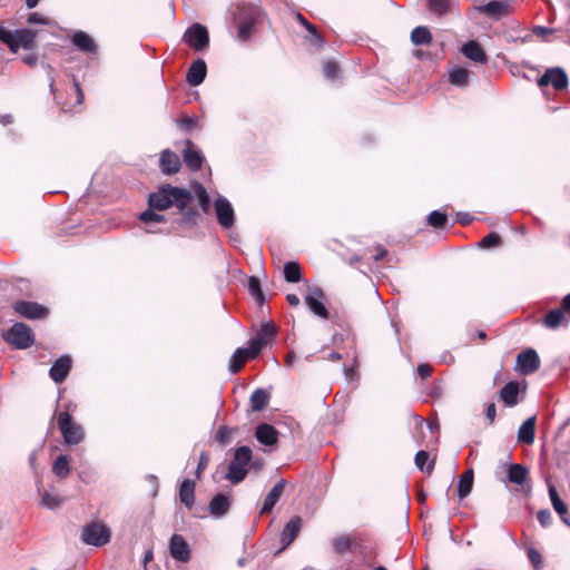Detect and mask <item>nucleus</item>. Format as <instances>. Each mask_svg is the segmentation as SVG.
I'll return each instance as SVG.
<instances>
[{"mask_svg":"<svg viewBox=\"0 0 570 570\" xmlns=\"http://www.w3.org/2000/svg\"><path fill=\"white\" fill-rule=\"evenodd\" d=\"M193 198L194 195L190 190L166 184L149 194L148 205L156 208L158 212L166 210L175 205L188 223H194L197 212L189 207Z\"/></svg>","mask_w":570,"mask_h":570,"instance_id":"nucleus-1","label":"nucleus"},{"mask_svg":"<svg viewBox=\"0 0 570 570\" xmlns=\"http://www.w3.org/2000/svg\"><path fill=\"white\" fill-rule=\"evenodd\" d=\"M259 18V9L249 3H238L233 12V21L237 29V39L246 42L255 31Z\"/></svg>","mask_w":570,"mask_h":570,"instance_id":"nucleus-2","label":"nucleus"},{"mask_svg":"<svg viewBox=\"0 0 570 570\" xmlns=\"http://www.w3.org/2000/svg\"><path fill=\"white\" fill-rule=\"evenodd\" d=\"M37 31L28 28L11 31L0 23V41L6 43L11 52L19 49L31 50L36 46Z\"/></svg>","mask_w":570,"mask_h":570,"instance_id":"nucleus-3","label":"nucleus"},{"mask_svg":"<svg viewBox=\"0 0 570 570\" xmlns=\"http://www.w3.org/2000/svg\"><path fill=\"white\" fill-rule=\"evenodd\" d=\"M252 462V450L246 446H239L235 450L234 456L228 465L225 478L233 484L240 483L248 473V465Z\"/></svg>","mask_w":570,"mask_h":570,"instance_id":"nucleus-4","label":"nucleus"},{"mask_svg":"<svg viewBox=\"0 0 570 570\" xmlns=\"http://www.w3.org/2000/svg\"><path fill=\"white\" fill-rule=\"evenodd\" d=\"M58 428L66 445H78L85 440L83 428L75 422L71 414L67 411L58 414Z\"/></svg>","mask_w":570,"mask_h":570,"instance_id":"nucleus-5","label":"nucleus"},{"mask_svg":"<svg viewBox=\"0 0 570 570\" xmlns=\"http://www.w3.org/2000/svg\"><path fill=\"white\" fill-rule=\"evenodd\" d=\"M2 338L17 350H26L35 342L32 330L24 323L13 324L2 333Z\"/></svg>","mask_w":570,"mask_h":570,"instance_id":"nucleus-6","label":"nucleus"},{"mask_svg":"<svg viewBox=\"0 0 570 570\" xmlns=\"http://www.w3.org/2000/svg\"><path fill=\"white\" fill-rule=\"evenodd\" d=\"M110 529L101 523H89L83 527L81 540L89 546L102 547L110 541Z\"/></svg>","mask_w":570,"mask_h":570,"instance_id":"nucleus-7","label":"nucleus"},{"mask_svg":"<svg viewBox=\"0 0 570 570\" xmlns=\"http://www.w3.org/2000/svg\"><path fill=\"white\" fill-rule=\"evenodd\" d=\"M276 336V327L272 323H263L255 337L248 340L250 357L255 358L263 347L273 342Z\"/></svg>","mask_w":570,"mask_h":570,"instance_id":"nucleus-8","label":"nucleus"},{"mask_svg":"<svg viewBox=\"0 0 570 570\" xmlns=\"http://www.w3.org/2000/svg\"><path fill=\"white\" fill-rule=\"evenodd\" d=\"M304 301H305V304L307 305L308 309L315 316H317L322 320L330 318V312L324 304L325 293L321 287H318V286L308 287V292L305 295Z\"/></svg>","mask_w":570,"mask_h":570,"instance_id":"nucleus-9","label":"nucleus"},{"mask_svg":"<svg viewBox=\"0 0 570 570\" xmlns=\"http://www.w3.org/2000/svg\"><path fill=\"white\" fill-rule=\"evenodd\" d=\"M213 206L220 227L224 229L232 228L235 224V212L230 202L226 197L218 195L214 199Z\"/></svg>","mask_w":570,"mask_h":570,"instance_id":"nucleus-10","label":"nucleus"},{"mask_svg":"<svg viewBox=\"0 0 570 570\" xmlns=\"http://www.w3.org/2000/svg\"><path fill=\"white\" fill-rule=\"evenodd\" d=\"M183 39L196 51L204 50L209 43V35L206 27L197 22L185 31Z\"/></svg>","mask_w":570,"mask_h":570,"instance_id":"nucleus-11","label":"nucleus"},{"mask_svg":"<svg viewBox=\"0 0 570 570\" xmlns=\"http://www.w3.org/2000/svg\"><path fill=\"white\" fill-rule=\"evenodd\" d=\"M568 83V76L560 67L548 68L538 80L540 87L551 85L556 90L566 89Z\"/></svg>","mask_w":570,"mask_h":570,"instance_id":"nucleus-12","label":"nucleus"},{"mask_svg":"<svg viewBox=\"0 0 570 570\" xmlns=\"http://www.w3.org/2000/svg\"><path fill=\"white\" fill-rule=\"evenodd\" d=\"M14 311L29 320H41L48 315V308L30 301H18L14 304Z\"/></svg>","mask_w":570,"mask_h":570,"instance_id":"nucleus-13","label":"nucleus"},{"mask_svg":"<svg viewBox=\"0 0 570 570\" xmlns=\"http://www.w3.org/2000/svg\"><path fill=\"white\" fill-rule=\"evenodd\" d=\"M517 364L521 374L529 375L539 368L540 358L533 348H527L518 355Z\"/></svg>","mask_w":570,"mask_h":570,"instance_id":"nucleus-14","label":"nucleus"},{"mask_svg":"<svg viewBox=\"0 0 570 570\" xmlns=\"http://www.w3.org/2000/svg\"><path fill=\"white\" fill-rule=\"evenodd\" d=\"M301 528L302 518L298 515L291 518V520L285 524L281 533L282 547L277 550L276 554L281 553L293 543V541L297 538Z\"/></svg>","mask_w":570,"mask_h":570,"instance_id":"nucleus-15","label":"nucleus"},{"mask_svg":"<svg viewBox=\"0 0 570 570\" xmlns=\"http://www.w3.org/2000/svg\"><path fill=\"white\" fill-rule=\"evenodd\" d=\"M71 365L72 360L69 355L60 356L53 362L49 370L50 379L57 384L62 383L67 379L71 370Z\"/></svg>","mask_w":570,"mask_h":570,"instance_id":"nucleus-16","label":"nucleus"},{"mask_svg":"<svg viewBox=\"0 0 570 570\" xmlns=\"http://www.w3.org/2000/svg\"><path fill=\"white\" fill-rule=\"evenodd\" d=\"M171 557L179 562H187L190 559V549L187 541L180 534H173L169 540Z\"/></svg>","mask_w":570,"mask_h":570,"instance_id":"nucleus-17","label":"nucleus"},{"mask_svg":"<svg viewBox=\"0 0 570 570\" xmlns=\"http://www.w3.org/2000/svg\"><path fill=\"white\" fill-rule=\"evenodd\" d=\"M230 505L232 495L226 493H218L210 500L208 510L213 517L220 519L229 512Z\"/></svg>","mask_w":570,"mask_h":570,"instance_id":"nucleus-18","label":"nucleus"},{"mask_svg":"<svg viewBox=\"0 0 570 570\" xmlns=\"http://www.w3.org/2000/svg\"><path fill=\"white\" fill-rule=\"evenodd\" d=\"M181 161L179 156L170 149H165L160 154L159 168L165 175H174L179 171Z\"/></svg>","mask_w":570,"mask_h":570,"instance_id":"nucleus-19","label":"nucleus"},{"mask_svg":"<svg viewBox=\"0 0 570 570\" xmlns=\"http://www.w3.org/2000/svg\"><path fill=\"white\" fill-rule=\"evenodd\" d=\"M207 75V66L205 60L197 59L193 61L186 73V81L193 86H199L204 82Z\"/></svg>","mask_w":570,"mask_h":570,"instance_id":"nucleus-20","label":"nucleus"},{"mask_svg":"<svg viewBox=\"0 0 570 570\" xmlns=\"http://www.w3.org/2000/svg\"><path fill=\"white\" fill-rule=\"evenodd\" d=\"M183 158L186 166L193 171L199 170L203 166L204 156L190 140L186 141Z\"/></svg>","mask_w":570,"mask_h":570,"instance_id":"nucleus-21","label":"nucleus"},{"mask_svg":"<svg viewBox=\"0 0 570 570\" xmlns=\"http://www.w3.org/2000/svg\"><path fill=\"white\" fill-rule=\"evenodd\" d=\"M286 487V480L279 479L277 483L271 489L267 495L264 499L263 505L261 508L259 513L266 514L269 513L275 504L278 502Z\"/></svg>","mask_w":570,"mask_h":570,"instance_id":"nucleus-22","label":"nucleus"},{"mask_svg":"<svg viewBox=\"0 0 570 570\" xmlns=\"http://www.w3.org/2000/svg\"><path fill=\"white\" fill-rule=\"evenodd\" d=\"M255 438L266 446H273L278 442V431L268 423H261L255 429Z\"/></svg>","mask_w":570,"mask_h":570,"instance_id":"nucleus-23","label":"nucleus"},{"mask_svg":"<svg viewBox=\"0 0 570 570\" xmlns=\"http://www.w3.org/2000/svg\"><path fill=\"white\" fill-rule=\"evenodd\" d=\"M535 422L537 417L530 416L528 417L518 430L517 439L519 443H524L527 445H531L535 439Z\"/></svg>","mask_w":570,"mask_h":570,"instance_id":"nucleus-24","label":"nucleus"},{"mask_svg":"<svg viewBox=\"0 0 570 570\" xmlns=\"http://www.w3.org/2000/svg\"><path fill=\"white\" fill-rule=\"evenodd\" d=\"M71 41L81 52H97V45L95 43L94 39L85 31H76L71 37Z\"/></svg>","mask_w":570,"mask_h":570,"instance_id":"nucleus-25","label":"nucleus"},{"mask_svg":"<svg viewBox=\"0 0 570 570\" xmlns=\"http://www.w3.org/2000/svg\"><path fill=\"white\" fill-rule=\"evenodd\" d=\"M462 53L474 62L484 63L488 57L482 47L474 40L465 42L461 48Z\"/></svg>","mask_w":570,"mask_h":570,"instance_id":"nucleus-26","label":"nucleus"},{"mask_svg":"<svg viewBox=\"0 0 570 570\" xmlns=\"http://www.w3.org/2000/svg\"><path fill=\"white\" fill-rule=\"evenodd\" d=\"M180 502L190 510L195 503V482L190 479H185L179 487Z\"/></svg>","mask_w":570,"mask_h":570,"instance_id":"nucleus-27","label":"nucleus"},{"mask_svg":"<svg viewBox=\"0 0 570 570\" xmlns=\"http://www.w3.org/2000/svg\"><path fill=\"white\" fill-rule=\"evenodd\" d=\"M519 392V383L515 381H511L501 389L500 397L507 406H514L518 404Z\"/></svg>","mask_w":570,"mask_h":570,"instance_id":"nucleus-28","label":"nucleus"},{"mask_svg":"<svg viewBox=\"0 0 570 570\" xmlns=\"http://www.w3.org/2000/svg\"><path fill=\"white\" fill-rule=\"evenodd\" d=\"M248 358H252L248 348H237L229 360V372L233 374L239 372Z\"/></svg>","mask_w":570,"mask_h":570,"instance_id":"nucleus-29","label":"nucleus"},{"mask_svg":"<svg viewBox=\"0 0 570 570\" xmlns=\"http://www.w3.org/2000/svg\"><path fill=\"white\" fill-rule=\"evenodd\" d=\"M528 474L529 471L525 466L518 463H512L508 468L507 476L509 482L522 485L527 481Z\"/></svg>","mask_w":570,"mask_h":570,"instance_id":"nucleus-30","label":"nucleus"},{"mask_svg":"<svg viewBox=\"0 0 570 570\" xmlns=\"http://www.w3.org/2000/svg\"><path fill=\"white\" fill-rule=\"evenodd\" d=\"M473 470L469 469L463 474L460 475L458 481V495L460 499L466 498L473 488Z\"/></svg>","mask_w":570,"mask_h":570,"instance_id":"nucleus-31","label":"nucleus"},{"mask_svg":"<svg viewBox=\"0 0 570 570\" xmlns=\"http://www.w3.org/2000/svg\"><path fill=\"white\" fill-rule=\"evenodd\" d=\"M269 401V393L264 389H256L249 399L250 409L254 412H259L264 410Z\"/></svg>","mask_w":570,"mask_h":570,"instance_id":"nucleus-32","label":"nucleus"},{"mask_svg":"<svg viewBox=\"0 0 570 570\" xmlns=\"http://www.w3.org/2000/svg\"><path fill=\"white\" fill-rule=\"evenodd\" d=\"M510 3L508 1L492 0L480 7V11L490 17H500L508 11Z\"/></svg>","mask_w":570,"mask_h":570,"instance_id":"nucleus-33","label":"nucleus"},{"mask_svg":"<svg viewBox=\"0 0 570 570\" xmlns=\"http://www.w3.org/2000/svg\"><path fill=\"white\" fill-rule=\"evenodd\" d=\"M563 312L562 307L550 309L542 320L543 325L549 330L558 328L564 320Z\"/></svg>","mask_w":570,"mask_h":570,"instance_id":"nucleus-34","label":"nucleus"},{"mask_svg":"<svg viewBox=\"0 0 570 570\" xmlns=\"http://www.w3.org/2000/svg\"><path fill=\"white\" fill-rule=\"evenodd\" d=\"M470 71L462 67H455L449 72V80L453 86L464 87L468 85Z\"/></svg>","mask_w":570,"mask_h":570,"instance_id":"nucleus-35","label":"nucleus"},{"mask_svg":"<svg viewBox=\"0 0 570 570\" xmlns=\"http://www.w3.org/2000/svg\"><path fill=\"white\" fill-rule=\"evenodd\" d=\"M549 498L552 504V508L559 515H563L568 513V505L560 498L556 487L553 484H549L548 487Z\"/></svg>","mask_w":570,"mask_h":570,"instance_id":"nucleus-36","label":"nucleus"},{"mask_svg":"<svg viewBox=\"0 0 570 570\" xmlns=\"http://www.w3.org/2000/svg\"><path fill=\"white\" fill-rule=\"evenodd\" d=\"M411 41L415 46L429 45L432 41L431 32L426 27H415L411 32Z\"/></svg>","mask_w":570,"mask_h":570,"instance_id":"nucleus-37","label":"nucleus"},{"mask_svg":"<svg viewBox=\"0 0 570 570\" xmlns=\"http://www.w3.org/2000/svg\"><path fill=\"white\" fill-rule=\"evenodd\" d=\"M52 471L58 478L66 479L70 473L68 456L65 454L57 456L52 464Z\"/></svg>","mask_w":570,"mask_h":570,"instance_id":"nucleus-38","label":"nucleus"},{"mask_svg":"<svg viewBox=\"0 0 570 570\" xmlns=\"http://www.w3.org/2000/svg\"><path fill=\"white\" fill-rule=\"evenodd\" d=\"M193 189H194V195L198 199V204H199L200 209L204 213H207L209 210V208H210V197H209L206 188L202 184L196 183L194 185Z\"/></svg>","mask_w":570,"mask_h":570,"instance_id":"nucleus-39","label":"nucleus"},{"mask_svg":"<svg viewBox=\"0 0 570 570\" xmlns=\"http://www.w3.org/2000/svg\"><path fill=\"white\" fill-rule=\"evenodd\" d=\"M238 433L237 428H229L227 425H222L218 428L215 440L223 446L229 444L233 441L234 434Z\"/></svg>","mask_w":570,"mask_h":570,"instance_id":"nucleus-40","label":"nucleus"},{"mask_svg":"<svg viewBox=\"0 0 570 570\" xmlns=\"http://www.w3.org/2000/svg\"><path fill=\"white\" fill-rule=\"evenodd\" d=\"M248 292L250 296L257 302L258 305H263L265 302V295L261 287V282L257 277L250 276L248 279Z\"/></svg>","mask_w":570,"mask_h":570,"instance_id":"nucleus-41","label":"nucleus"},{"mask_svg":"<svg viewBox=\"0 0 570 570\" xmlns=\"http://www.w3.org/2000/svg\"><path fill=\"white\" fill-rule=\"evenodd\" d=\"M301 268L296 262H287L284 265V278L286 282L297 283L301 281Z\"/></svg>","mask_w":570,"mask_h":570,"instance_id":"nucleus-42","label":"nucleus"},{"mask_svg":"<svg viewBox=\"0 0 570 570\" xmlns=\"http://www.w3.org/2000/svg\"><path fill=\"white\" fill-rule=\"evenodd\" d=\"M331 543L337 554H344L352 548L351 538L345 534L333 538Z\"/></svg>","mask_w":570,"mask_h":570,"instance_id":"nucleus-43","label":"nucleus"},{"mask_svg":"<svg viewBox=\"0 0 570 570\" xmlns=\"http://www.w3.org/2000/svg\"><path fill=\"white\" fill-rule=\"evenodd\" d=\"M451 0H428V9L438 17L450 11Z\"/></svg>","mask_w":570,"mask_h":570,"instance_id":"nucleus-44","label":"nucleus"},{"mask_svg":"<svg viewBox=\"0 0 570 570\" xmlns=\"http://www.w3.org/2000/svg\"><path fill=\"white\" fill-rule=\"evenodd\" d=\"M323 73L327 80L334 82L340 79L341 69L335 61L326 60L323 62Z\"/></svg>","mask_w":570,"mask_h":570,"instance_id":"nucleus-45","label":"nucleus"},{"mask_svg":"<svg viewBox=\"0 0 570 570\" xmlns=\"http://www.w3.org/2000/svg\"><path fill=\"white\" fill-rule=\"evenodd\" d=\"M428 224L434 228H443L448 224V214L441 210H433L428 216Z\"/></svg>","mask_w":570,"mask_h":570,"instance_id":"nucleus-46","label":"nucleus"},{"mask_svg":"<svg viewBox=\"0 0 570 570\" xmlns=\"http://www.w3.org/2000/svg\"><path fill=\"white\" fill-rule=\"evenodd\" d=\"M156 210H157L156 208L150 207L148 205V208L139 215V219L146 224L165 222L166 220L165 216L156 213Z\"/></svg>","mask_w":570,"mask_h":570,"instance_id":"nucleus-47","label":"nucleus"},{"mask_svg":"<svg viewBox=\"0 0 570 570\" xmlns=\"http://www.w3.org/2000/svg\"><path fill=\"white\" fill-rule=\"evenodd\" d=\"M306 40L317 50L323 48L325 43L324 38L320 35L315 26H313L312 31H307Z\"/></svg>","mask_w":570,"mask_h":570,"instance_id":"nucleus-48","label":"nucleus"},{"mask_svg":"<svg viewBox=\"0 0 570 570\" xmlns=\"http://www.w3.org/2000/svg\"><path fill=\"white\" fill-rule=\"evenodd\" d=\"M41 504L50 510H55L60 505V499L53 493L45 492L41 497Z\"/></svg>","mask_w":570,"mask_h":570,"instance_id":"nucleus-49","label":"nucleus"},{"mask_svg":"<svg viewBox=\"0 0 570 570\" xmlns=\"http://www.w3.org/2000/svg\"><path fill=\"white\" fill-rule=\"evenodd\" d=\"M501 243V237L497 233H490L480 242V246L483 248H492Z\"/></svg>","mask_w":570,"mask_h":570,"instance_id":"nucleus-50","label":"nucleus"},{"mask_svg":"<svg viewBox=\"0 0 570 570\" xmlns=\"http://www.w3.org/2000/svg\"><path fill=\"white\" fill-rule=\"evenodd\" d=\"M199 119L196 116L184 117L179 121V126L184 131H190L198 127Z\"/></svg>","mask_w":570,"mask_h":570,"instance_id":"nucleus-51","label":"nucleus"},{"mask_svg":"<svg viewBox=\"0 0 570 570\" xmlns=\"http://www.w3.org/2000/svg\"><path fill=\"white\" fill-rule=\"evenodd\" d=\"M537 519H538L539 523L543 528L550 527L552 524V521H553L552 513L548 509L539 510L538 513H537Z\"/></svg>","mask_w":570,"mask_h":570,"instance_id":"nucleus-52","label":"nucleus"},{"mask_svg":"<svg viewBox=\"0 0 570 570\" xmlns=\"http://www.w3.org/2000/svg\"><path fill=\"white\" fill-rule=\"evenodd\" d=\"M430 454L429 452L421 450L415 454V465L419 470L423 471L425 463L429 461Z\"/></svg>","mask_w":570,"mask_h":570,"instance_id":"nucleus-53","label":"nucleus"},{"mask_svg":"<svg viewBox=\"0 0 570 570\" xmlns=\"http://www.w3.org/2000/svg\"><path fill=\"white\" fill-rule=\"evenodd\" d=\"M27 22L29 24H49L50 21L48 18L43 17L42 14L38 12L29 13L27 18Z\"/></svg>","mask_w":570,"mask_h":570,"instance_id":"nucleus-54","label":"nucleus"},{"mask_svg":"<svg viewBox=\"0 0 570 570\" xmlns=\"http://www.w3.org/2000/svg\"><path fill=\"white\" fill-rule=\"evenodd\" d=\"M432 366L428 363H422V364H419L417 365V368H416V372H417V375L421 377V379H428L431 376L432 374Z\"/></svg>","mask_w":570,"mask_h":570,"instance_id":"nucleus-55","label":"nucleus"},{"mask_svg":"<svg viewBox=\"0 0 570 570\" xmlns=\"http://www.w3.org/2000/svg\"><path fill=\"white\" fill-rule=\"evenodd\" d=\"M532 32L538 37L544 38L548 35H551L553 29L543 26H535L533 27Z\"/></svg>","mask_w":570,"mask_h":570,"instance_id":"nucleus-56","label":"nucleus"},{"mask_svg":"<svg viewBox=\"0 0 570 570\" xmlns=\"http://www.w3.org/2000/svg\"><path fill=\"white\" fill-rule=\"evenodd\" d=\"M528 557L534 567H538L542 561L540 553L533 548L528 551Z\"/></svg>","mask_w":570,"mask_h":570,"instance_id":"nucleus-57","label":"nucleus"},{"mask_svg":"<svg viewBox=\"0 0 570 570\" xmlns=\"http://www.w3.org/2000/svg\"><path fill=\"white\" fill-rule=\"evenodd\" d=\"M208 460H209L208 455L205 452H203L200 454L198 466H197V471H196V476L197 478H200L202 471L206 468V465L208 463Z\"/></svg>","mask_w":570,"mask_h":570,"instance_id":"nucleus-58","label":"nucleus"},{"mask_svg":"<svg viewBox=\"0 0 570 570\" xmlns=\"http://www.w3.org/2000/svg\"><path fill=\"white\" fill-rule=\"evenodd\" d=\"M485 416L489 420V422L492 424L497 416V407L494 403L488 404L485 409Z\"/></svg>","mask_w":570,"mask_h":570,"instance_id":"nucleus-59","label":"nucleus"},{"mask_svg":"<svg viewBox=\"0 0 570 570\" xmlns=\"http://www.w3.org/2000/svg\"><path fill=\"white\" fill-rule=\"evenodd\" d=\"M295 19L306 29V31H312L314 24L311 23L301 12L295 13Z\"/></svg>","mask_w":570,"mask_h":570,"instance_id":"nucleus-60","label":"nucleus"},{"mask_svg":"<svg viewBox=\"0 0 570 570\" xmlns=\"http://www.w3.org/2000/svg\"><path fill=\"white\" fill-rule=\"evenodd\" d=\"M41 66L45 69L46 73L48 75V78L50 81V83H49L50 90L53 91V86H55V78L52 76L53 68L51 67V65L46 63V62H42Z\"/></svg>","mask_w":570,"mask_h":570,"instance_id":"nucleus-61","label":"nucleus"},{"mask_svg":"<svg viewBox=\"0 0 570 570\" xmlns=\"http://www.w3.org/2000/svg\"><path fill=\"white\" fill-rule=\"evenodd\" d=\"M22 61L30 67H35L38 63V56L36 53H29L21 57Z\"/></svg>","mask_w":570,"mask_h":570,"instance_id":"nucleus-62","label":"nucleus"},{"mask_svg":"<svg viewBox=\"0 0 570 570\" xmlns=\"http://www.w3.org/2000/svg\"><path fill=\"white\" fill-rule=\"evenodd\" d=\"M458 222L462 225H468L472 222V217L468 213H459Z\"/></svg>","mask_w":570,"mask_h":570,"instance_id":"nucleus-63","label":"nucleus"},{"mask_svg":"<svg viewBox=\"0 0 570 570\" xmlns=\"http://www.w3.org/2000/svg\"><path fill=\"white\" fill-rule=\"evenodd\" d=\"M561 307L564 312L570 313V293L562 298Z\"/></svg>","mask_w":570,"mask_h":570,"instance_id":"nucleus-64","label":"nucleus"}]
</instances>
